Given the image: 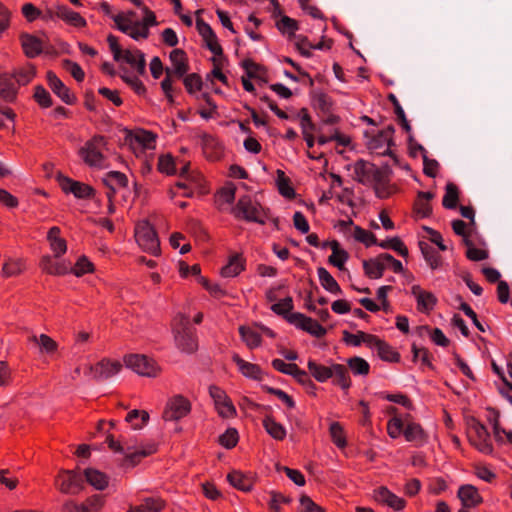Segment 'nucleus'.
Here are the masks:
<instances>
[{"label": "nucleus", "mask_w": 512, "mask_h": 512, "mask_svg": "<svg viewBox=\"0 0 512 512\" xmlns=\"http://www.w3.org/2000/svg\"><path fill=\"white\" fill-rule=\"evenodd\" d=\"M374 337V335L367 334L362 331H358L357 334H352L348 331H343V340L347 344H351L354 346H359L361 343H366L368 346H370L371 342L368 338Z\"/></svg>", "instance_id": "79ce46f5"}, {"label": "nucleus", "mask_w": 512, "mask_h": 512, "mask_svg": "<svg viewBox=\"0 0 512 512\" xmlns=\"http://www.w3.org/2000/svg\"><path fill=\"white\" fill-rule=\"evenodd\" d=\"M411 294L415 297L419 310L429 311L434 308L437 300L432 293L422 290L418 285H413Z\"/></svg>", "instance_id": "6ab92c4d"}, {"label": "nucleus", "mask_w": 512, "mask_h": 512, "mask_svg": "<svg viewBox=\"0 0 512 512\" xmlns=\"http://www.w3.org/2000/svg\"><path fill=\"white\" fill-rule=\"evenodd\" d=\"M239 332H240L242 340L246 343V345L250 349H253V348L259 346V344L261 342V337L257 332H255L254 330H252L250 328H246L244 326H241L239 328Z\"/></svg>", "instance_id": "a18cd8bd"}, {"label": "nucleus", "mask_w": 512, "mask_h": 512, "mask_svg": "<svg viewBox=\"0 0 512 512\" xmlns=\"http://www.w3.org/2000/svg\"><path fill=\"white\" fill-rule=\"evenodd\" d=\"M47 82L54 94H56L64 103L71 105L76 98L70 93V90L53 72H47Z\"/></svg>", "instance_id": "4468645a"}, {"label": "nucleus", "mask_w": 512, "mask_h": 512, "mask_svg": "<svg viewBox=\"0 0 512 512\" xmlns=\"http://www.w3.org/2000/svg\"><path fill=\"white\" fill-rule=\"evenodd\" d=\"M135 237L139 246L145 251L157 255L160 252V242L151 224L144 220L137 224Z\"/></svg>", "instance_id": "20e7f679"}, {"label": "nucleus", "mask_w": 512, "mask_h": 512, "mask_svg": "<svg viewBox=\"0 0 512 512\" xmlns=\"http://www.w3.org/2000/svg\"><path fill=\"white\" fill-rule=\"evenodd\" d=\"M465 245L468 246L466 256L472 261H481L488 258V253L484 250L477 249L472 245V242L468 239H464Z\"/></svg>", "instance_id": "864d4df0"}, {"label": "nucleus", "mask_w": 512, "mask_h": 512, "mask_svg": "<svg viewBox=\"0 0 512 512\" xmlns=\"http://www.w3.org/2000/svg\"><path fill=\"white\" fill-rule=\"evenodd\" d=\"M276 27L282 34H286L289 39L296 37L295 32L299 29L297 21L288 16H282L276 22Z\"/></svg>", "instance_id": "4c0bfd02"}, {"label": "nucleus", "mask_w": 512, "mask_h": 512, "mask_svg": "<svg viewBox=\"0 0 512 512\" xmlns=\"http://www.w3.org/2000/svg\"><path fill=\"white\" fill-rule=\"evenodd\" d=\"M347 364L355 375H367L370 370L369 363L358 356L348 359Z\"/></svg>", "instance_id": "c03bdc74"}, {"label": "nucleus", "mask_w": 512, "mask_h": 512, "mask_svg": "<svg viewBox=\"0 0 512 512\" xmlns=\"http://www.w3.org/2000/svg\"><path fill=\"white\" fill-rule=\"evenodd\" d=\"M375 165L363 159H360L354 164V173L357 176V181L365 184L366 180L371 179Z\"/></svg>", "instance_id": "72a5a7b5"}, {"label": "nucleus", "mask_w": 512, "mask_h": 512, "mask_svg": "<svg viewBox=\"0 0 512 512\" xmlns=\"http://www.w3.org/2000/svg\"><path fill=\"white\" fill-rule=\"evenodd\" d=\"M286 320L296 326L304 330L305 332L315 336L317 338H321L326 335L327 330L321 326L316 320L307 317L306 315L295 312L286 316Z\"/></svg>", "instance_id": "9b49d317"}, {"label": "nucleus", "mask_w": 512, "mask_h": 512, "mask_svg": "<svg viewBox=\"0 0 512 512\" xmlns=\"http://www.w3.org/2000/svg\"><path fill=\"white\" fill-rule=\"evenodd\" d=\"M277 174H278L277 183H278V189H279L280 194L285 197H288V198L294 196V190L289 185V180L285 177L284 172L281 170H277Z\"/></svg>", "instance_id": "5fc2aeb1"}, {"label": "nucleus", "mask_w": 512, "mask_h": 512, "mask_svg": "<svg viewBox=\"0 0 512 512\" xmlns=\"http://www.w3.org/2000/svg\"><path fill=\"white\" fill-rule=\"evenodd\" d=\"M470 443L481 453L492 454L493 446L490 440V433L485 425L477 420H473L469 431Z\"/></svg>", "instance_id": "6e6552de"}, {"label": "nucleus", "mask_w": 512, "mask_h": 512, "mask_svg": "<svg viewBox=\"0 0 512 512\" xmlns=\"http://www.w3.org/2000/svg\"><path fill=\"white\" fill-rule=\"evenodd\" d=\"M103 183L115 192L117 186L126 187L128 185V178L119 171H111L103 178Z\"/></svg>", "instance_id": "c9c22d12"}, {"label": "nucleus", "mask_w": 512, "mask_h": 512, "mask_svg": "<svg viewBox=\"0 0 512 512\" xmlns=\"http://www.w3.org/2000/svg\"><path fill=\"white\" fill-rule=\"evenodd\" d=\"M56 16L74 26L80 27L86 24V21L81 17L79 13L74 12L63 5L56 6Z\"/></svg>", "instance_id": "c85d7f7f"}, {"label": "nucleus", "mask_w": 512, "mask_h": 512, "mask_svg": "<svg viewBox=\"0 0 512 512\" xmlns=\"http://www.w3.org/2000/svg\"><path fill=\"white\" fill-rule=\"evenodd\" d=\"M29 340L36 343L42 353L53 354L57 350V343L46 334L32 335Z\"/></svg>", "instance_id": "e433bc0d"}, {"label": "nucleus", "mask_w": 512, "mask_h": 512, "mask_svg": "<svg viewBox=\"0 0 512 512\" xmlns=\"http://www.w3.org/2000/svg\"><path fill=\"white\" fill-rule=\"evenodd\" d=\"M35 74V67L31 64H27L25 67L16 71L12 76L19 85H26L33 79Z\"/></svg>", "instance_id": "37998d69"}, {"label": "nucleus", "mask_w": 512, "mask_h": 512, "mask_svg": "<svg viewBox=\"0 0 512 512\" xmlns=\"http://www.w3.org/2000/svg\"><path fill=\"white\" fill-rule=\"evenodd\" d=\"M126 422L130 423L134 429H141L149 420V414L146 411L134 409L130 411L126 418Z\"/></svg>", "instance_id": "ea45409f"}, {"label": "nucleus", "mask_w": 512, "mask_h": 512, "mask_svg": "<svg viewBox=\"0 0 512 512\" xmlns=\"http://www.w3.org/2000/svg\"><path fill=\"white\" fill-rule=\"evenodd\" d=\"M383 136L378 132L376 135H373L371 139L368 141V148L371 150H378L381 148H385L383 152H381L382 155H391L390 146L392 145L389 141H382Z\"/></svg>", "instance_id": "49530a36"}, {"label": "nucleus", "mask_w": 512, "mask_h": 512, "mask_svg": "<svg viewBox=\"0 0 512 512\" xmlns=\"http://www.w3.org/2000/svg\"><path fill=\"white\" fill-rule=\"evenodd\" d=\"M237 218H244L247 221L265 224V211L257 201H253L249 196L241 197L232 210Z\"/></svg>", "instance_id": "7ed1b4c3"}, {"label": "nucleus", "mask_w": 512, "mask_h": 512, "mask_svg": "<svg viewBox=\"0 0 512 512\" xmlns=\"http://www.w3.org/2000/svg\"><path fill=\"white\" fill-rule=\"evenodd\" d=\"M404 436L407 441L415 442L417 445H422L427 438L422 427L415 422L405 423Z\"/></svg>", "instance_id": "5701e85b"}, {"label": "nucleus", "mask_w": 512, "mask_h": 512, "mask_svg": "<svg viewBox=\"0 0 512 512\" xmlns=\"http://www.w3.org/2000/svg\"><path fill=\"white\" fill-rule=\"evenodd\" d=\"M229 483L243 492H248L253 487V480L250 477L243 475L239 471H233L227 475Z\"/></svg>", "instance_id": "c756f323"}, {"label": "nucleus", "mask_w": 512, "mask_h": 512, "mask_svg": "<svg viewBox=\"0 0 512 512\" xmlns=\"http://www.w3.org/2000/svg\"><path fill=\"white\" fill-rule=\"evenodd\" d=\"M140 75H144L146 72V61L145 55L138 49H126L122 54V59Z\"/></svg>", "instance_id": "f3484780"}, {"label": "nucleus", "mask_w": 512, "mask_h": 512, "mask_svg": "<svg viewBox=\"0 0 512 512\" xmlns=\"http://www.w3.org/2000/svg\"><path fill=\"white\" fill-rule=\"evenodd\" d=\"M106 145L107 142L103 136H94L80 148L79 155L87 165L95 167L100 166L104 159L102 150Z\"/></svg>", "instance_id": "39448f33"}, {"label": "nucleus", "mask_w": 512, "mask_h": 512, "mask_svg": "<svg viewBox=\"0 0 512 512\" xmlns=\"http://www.w3.org/2000/svg\"><path fill=\"white\" fill-rule=\"evenodd\" d=\"M196 28L204 40L215 38V33L211 26L207 24L203 19H196Z\"/></svg>", "instance_id": "774afa93"}, {"label": "nucleus", "mask_w": 512, "mask_h": 512, "mask_svg": "<svg viewBox=\"0 0 512 512\" xmlns=\"http://www.w3.org/2000/svg\"><path fill=\"white\" fill-rule=\"evenodd\" d=\"M244 269V263L241 255L234 254L230 257L229 262L221 269V275L226 278L237 276Z\"/></svg>", "instance_id": "473e14b6"}, {"label": "nucleus", "mask_w": 512, "mask_h": 512, "mask_svg": "<svg viewBox=\"0 0 512 512\" xmlns=\"http://www.w3.org/2000/svg\"><path fill=\"white\" fill-rule=\"evenodd\" d=\"M107 443L110 449L125 456L124 465L134 466L141 458L146 457L155 451V446L153 444L138 446L128 441H115L112 435H108Z\"/></svg>", "instance_id": "f03ea898"}, {"label": "nucleus", "mask_w": 512, "mask_h": 512, "mask_svg": "<svg viewBox=\"0 0 512 512\" xmlns=\"http://www.w3.org/2000/svg\"><path fill=\"white\" fill-rule=\"evenodd\" d=\"M22 271V263L19 260H11L3 265L2 273L5 277L19 274Z\"/></svg>", "instance_id": "e2e57ef3"}, {"label": "nucleus", "mask_w": 512, "mask_h": 512, "mask_svg": "<svg viewBox=\"0 0 512 512\" xmlns=\"http://www.w3.org/2000/svg\"><path fill=\"white\" fill-rule=\"evenodd\" d=\"M57 179L64 192L72 193L77 198L86 199L94 195V189L87 184L74 181L63 175H59Z\"/></svg>", "instance_id": "ddd939ff"}, {"label": "nucleus", "mask_w": 512, "mask_h": 512, "mask_svg": "<svg viewBox=\"0 0 512 512\" xmlns=\"http://www.w3.org/2000/svg\"><path fill=\"white\" fill-rule=\"evenodd\" d=\"M121 368L120 362L102 359L95 365L88 366L86 375L91 376L96 381H105L118 374Z\"/></svg>", "instance_id": "9d476101"}, {"label": "nucleus", "mask_w": 512, "mask_h": 512, "mask_svg": "<svg viewBox=\"0 0 512 512\" xmlns=\"http://www.w3.org/2000/svg\"><path fill=\"white\" fill-rule=\"evenodd\" d=\"M77 277L82 276L83 274L92 271V263L86 258L81 257L75 267L70 270Z\"/></svg>", "instance_id": "69168bd1"}, {"label": "nucleus", "mask_w": 512, "mask_h": 512, "mask_svg": "<svg viewBox=\"0 0 512 512\" xmlns=\"http://www.w3.org/2000/svg\"><path fill=\"white\" fill-rule=\"evenodd\" d=\"M458 497L465 507H474L482 501L476 487L469 484L462 485L459 488Z\"/></svg>", "instance_id": "aec40b11"}, {"label": "nucleus", "mask_w": 512, "mask_h": 512, "mask_svg": "<svg viewBox=\"0 0 512 512\" xmlns=\"http://www.w3.org/2000/svg\"><path fill=\"white\" fill-rule=\"evenodd\" d=\"M330 434L333 439V442L340 448L345 447L346 441L342 436V427L339 423H332L330 426Z\"/></svg>", "instance_id": "0e129e2a"}, {"label": "nucleus", "mask_w": 512, "mask_h": 512, "mask_svg": "<svg viewBox=\"0 0 512 512\" xmlns=\"http://www.w3.org/2000/svg\"><path fill=\"white\" fill-rule=\"evenodd\" d=\"M63 67L75 78L76 81L80 82L84 79V71L77 63L70 60H64Z\"/></svg>", "instance_id": "052dcab7"}, {"label": "nucleus", "mask_w": 512, "mask_h": 512, "mask_svg": "<svg viewBox=\"0 0 512 512\" xmlns=\"http://www.w3.org/2000/svg\"><path fill=\"white\" fill-rule=\"evenodd\" d=\"M405 423L398 417H394L388 421L387 431L391 438H397L401 433L404 434Z\"/></svg>", "instance_id": "6e6d98bb"}, {"label": "nucleus", "mask_w": 512, "mask_h": 512, "mask_svg": "<svg viewBox=\"0 0 512 512\" xmlns=\"http://www.w3.org/2000/svg\"><path fill=\"white\" fill-rule=\"evenodd\" d=\"M293 307L292 297H286L281 302L274 303L271 306V310L286 319V316L291 314L290 311H292Z\"/></svg>", "instance_id": "de8ad7c7"}, {"label": "nucleus", "mask_w": 512, "mask_h": 512, "mask_svg": "<svg viewBox=\"0 0 512 512\" xmlns=\"http://www.w3.org/2000/svg\"><path fill=\"white\" fill-rule=\"evenodd\" d=\"M20 42L24 54L28 58H35L44 51L49 52L53 50V47L45 34H43L42 37H38L29 33H22L20 35Z\"/></svg>", "instance_id": "0eeeda50"}, {"label": "nucleus", "mask_w": 512, "mask_h": 512, "mask_svg": "<svg viewBox=\"0 0 512 512\" xmlns=\"http://www.w3.org/2000/svg\"><path fill=\"white\" fill-rule=\"evenodd\" d=\"M263 426L266 432L276 440H283L286 436L284 426L276 422L272 417H265L263 419Z\"/></svg>", "instance_id": "f704fd0d"}, {"label": "nucleus", "mask_w": 512, "mask_h": 512, "mask_svg": "<svg viewBox=\"0 0 512 512\" xmlns=\"http://www.w3.org/2000/svg\"><path fill=\"white\" fill-rule=\"evenodd\" d=\"M317 273L320 284L325 290L336 295H340L342 293V290L336 280L324 267H319L317 269Z\"/></svg>", "instance_id": "bb28decb"}, {"label": "nucleus", "mask_w": 512, "mask_h": 512, "mask_svg": "<svg viewBox=\"0 0 512 512\" xmlns=\"http://www.w3.org/2000/svg\"><path fill=\"white\" fill-rule=\"evenodd\" d=\"M55 486L62 493L75 495L84 488V478L75 470H62L55 479Z\"/></svg>", "instance_id": "423d86ee"}, {"label": "nucleus", "mask_w": 512, "mask_h": 512, "mask_svg": "<svg viewBox=\"0 0 512 512\" xmlns=\"http://www.w3.org/2000/svg\"><path fill=\"white\" fill-rule=\"evenodd\" d=\"M219 442L227 449L233 448L238 442V432L234 428H229L219 437Z\"/></svg>", "instance_id": "603ef678"}, {"label": "nucleus", "mask_w": 512, "mask_h": 512, "mask_svg": "<svg viewBox=\"0 0 512 512\" xmlns=\"http://www.w3.org/2000/svg\"><path fill=\"white\" fill-rule=\"evenodd\" d=\"M390 174L391 170L389 167L379 169L375 166L371 179L375 182V185H387V183L389 182Z\"/></svg>", "instance_id": "4d7b16f0"}, {"label": "nucleus", "mask_w": 512, "mask_h": 512, "mask_svg": "<svg viewBox=\"0 0 512 512\" xmlns=\"http://www.w3.org/2000/svg\"><path fill=\"white\" fill-rule=\"evenodd\" d=\"M292 368L293 372L291 376H293L300 384L305 386L308 390L315 389V384L312 382L309 375L304 370H301L298 366Z\"/></svg>", "instance_id": "13d9d810"}, {"label": "nucleus", "mask_w": 512, "mask_h": 512, "mask_svg": "<svg viewBox=\"0 0 512 512\" xmlns=\"http://www.w3.org/2000/svg\"><path fill=\"white\" fill-rule=\"evenodd\" d=\"M191 410L190 402L181 395L172 397L163 412V418L166 421L179 420L186 416Z\"/></svg>", "instance_id": "f8f14e48"}, {"label": "nucleus", "mask_w": 512, "mask_h": 512, "mask_svg": "<svg viewBox=\"0 0 512 512\" xmlns=\"http://www.w3.org/2000/svg\"><path fill=\"white\" fill-rule=\"evenodd\" d=\"M174 340L178 349L185 353H193L197 350L196 330L189 322L187 316L179 314L173 325Z\"/></svg>", "instance_id": "f257e3e1"}, {"label": "nucleus", "mask_w": 512, "mask_h": 512, "mask_svg": "<svg viewBox=\"0 0 512 512\" xmlns=\"http://www.w3.org/2000/svg\"><path fill=\"white\" fill-rule=\"evenodd\" d=\"M354 238L357 241L364 243L366 246L377 244L375 235L359 226H356L354 229Z\"/></svg>", "instance_id": "3c124183"}, {"label": "nucleus", "mask_w": 512, "mask_h": 512, "mask_svg": "<svg viewBox=\"0 0 512 512\" xmlns=\"http://www.w3.org/2000/svg\"><path fill=\"white\" fill-rule=\"evenodd\" d=\"M164 507V501L160 498H145L143 503L130 506L128 512H160Z\"/></svg>", "instance_id": "7c9ffc66"}, {"label": "nucleus", "mask_w": 512, "mask_h": 512, "mask_svg": "<svg viewBox=\"0 0 512 512\" xmlns=\"http://www.w3.org/2000/svg\"><path fill=\"white\" fill-rule=\"evenodd\" d=\"M183 83L189 94H194L196 90H200L202 88V79L196 73L186 74L183 77Z\"/></svg>", "instance_id": "09e8293b"}, {"label": "nucleus", "mask_w": 512, "mask_h": 512, "mask_svg": "<svg viewBox=\"0 0 512 512\" xmlns=\"http://www.w3.org/2000/svg\"><path fill=\"white\" fill-rule=\"evenodd\" d=\"M300 512H324V509L317 505L312 499L306 495L300 498Z\"/></svg>", "instance_id": "338daca9"}, {"label": "nucleus", "mask_w": 512, "mask_h": 512, "mask_svg": "<svg viewBox=\"0 0 512 512\" xmlns=\"http://www.w3.org/2000/svg\"><path fill=\"white\" fill-rule=\"evenodd\" d=\"M40 266L43 271L51 275H65L70 272L69 265L65 262H56L51 256H44L40 261Z\"/></svg>", "instance_id": "4be33fe9"}, {"label": "nucleus", "mask_w": 512, "mask_h": 512, "mask_svg": "<svg viewBox=\"0 0 512 512\" xmlns=\"http://www.w3.org/2000/svg\"><path fill=\"white\" fill-rule=\"evenodd\" d=\"M84 478L86 482L97 490H103L108 485V477L103 472L93 468L84 470Z\"/></svg>", "instance_id": "a878e982"}, {"label": "nucleus", "mask_w": 512, "mask_h": 512, "mask_svg": "<svg viewBox=\"0 0 512 512\" xmlns=\"http://www.w3.org/2000/svg\"><path fill=\"white\" fill-rule=\"evenodd\" d=\"M459 199L458 188L453 183H448L446 185V193L443 197L442 204L447 209L456 208L457 202Z\"/></svg>", "instance_id": "a19ab883"}, {"label": "nucleus", "mask_w": 512, "mask_h": 512, "mask_svg": "<svg viewBox=\"0 0 512 512\" xmlns=\"http://www.w3.org/2000/svg\"><path fill=\"white\" fill-rule=\"evenodd\" d=\"M17 87L13 76L7 74L0 76V97L6 101H13L16 97Z\"/></svg>", "instance_id": "b1692460"}, {"label": "nucleus", "mask_w": 512, "mask_h": 512, "mask_svg": "<svg viewBox=\"0 0 512 512\" xmlns=\"http://www.w3.org/2000/svg\"><path fill=\"white\" fill-rule=\"evenodd\" d=\"M376 501L387 505L394 510H402L405 507L406 501L392 493L388 488L381 486L374 492Z\"/></svg>", "instance_id": "dca6fc26"}, {"label": "nucleus", "mask_w": 512, "mask_h": 512, "mask_svg": "<svg viewBox=\"0 0 512 512\" xmlns=\"http://www.w3.org/2000/svg\"><path fill=\"white\" fill-rule=\"evenodd\" d=\"M112 19L114 20L115 24L117 25V28L125 34H129L130 30L133 27V24L135 23L133 20L125 18L124 14H118L116 16H112Z\"/></svg>", "instance_id": "680f3d73"}, {"label": "nucleus", "mask_w": 512, "mask_h": 512, "mask_svg": "<svg viewBox=\"0 0 512 512\" xmlns=\"http://www.w3.org/2000/svg\"><path fill=\"white\" fill-rule=\"evenodd\" d=\"M172 67V74L176 79H182L189 71V64L186 53L182 49H174L169 55Z\"/></svg>", "instance_id": "2eb2a0df"}, {"label": "nucleus", "mask_w": 512, "mask_h": 512, "mask_svg": "<svg viewBox=\"0 0 512 512\" xmlns=\"http://www.w3.org/2000/svg\"><path fill=\"white\" fill-rule=\"evenodd\" d=\"M308 369L313 375V377L319 382H325L327 379L331 378V366L326 367L317 364L313 360H309Z\"/></svg>", "instance_id": "58836bf2"}, {"label": "nucleus", "mask_w": 512, "mask_h": 512, "mask_svg": "<svg viewBox=\"0 0 512 512\" xmlns=\"http://www.w3.org/2000/svg\"><path fill=\"white\" fill-rule=\"evenodd\" d=\"M126 366L141 376L155 377L158 367L156 363L145 355L130 354L124 359Z\"/></svg>", "instance_id": "1a4fd4ad"}, {"label": "nucleus", "mask_w": 512, "mask_h": 512, "mask_svg": "<svg viewBox=\"0 0 512 512\" xmlns=\"http://www.w3.org/2000/svg\"><path fill=\"white\" fill-rule=\"evenodd\" d=\"M419 247L426 263L430 266L431 269L435 270L440 267L442 263L441 256L432 246L426 242L421 241L419 242Z\"/></svg>", "instance_id": "cd10ccee"}, {"label": "nucleus", "mask_w": 512, "mask_h": 512, "mask_svg": "<svg viewBox=\"0 0 512 512\" xmlns=\"http://www.w3.org/2000/svg\"><path fill=\"white\" fill-rule=\"evenodd\" d=\"M385 267V262L384 259H381V255H379L375 259L363 261V269L365 271V274L373 279L381 278L385 270Z\"/></svg>", "instance_id": "393cba45"}, {"label": "nucleus", "mask_w": 512, "mask_h": 512, "mask_svg": "<svg viewBox=\"0 0 512 512\" xmlns=\"http://www.w3.org/2000/svg\"><path fill=\"white\" fill-rule=\"evenodd\" d=\"M371 342V348L376 349L378 356L384 361L397 362L399 354L386 342L380 340L378 337L368 338Z\"/></svg>", "instance_id": "a211bd4d"}, {"label": "nucleus", "mask_w": 512, "mask_h": 512, "mask_svg": "<svg viewBox=\"0 0 512 512\" xmlns=\"http://www.w3.org/2000/svg\"><path fill=\"white\" fill-rule=\"evenodd\" d=\"M379 246L385 249L391 248L397 253H399V255H401L402 257L408 256V249L399 238H393L387 241H383L379 243Z\"/></svg>", "instance_id": "8fccbe9b"}, {"label": "nucleus", "mask_w": 512, "mask_h": 512, "mask_svg": "<svg viewBox=\"0 0 512 512\" xmlns=\"http://www.w3.org/2000/svg\"><path fill=\"white\" fill-rule=\"evenodd\" d=\"M34 98L42 107H50L52 105V98L43 86L35 87Z\"/></svg>", "instance_id": "bf43d9fd"}, {"label": "nucleus", "mask_w": 512, "mask_h": 512, "mask_svg": "<svg viewBox=\"0 0 512 512\" xmlns=\"http://www.w3.org/2000/svg\"><path fill=\"white\" fill-rule=\"evenodd\" d=\"M331 378H334V382L341 386L342 389H348L351 385L348 370L344 365L332 364Z\"/></svg>", "instance_id": "2f4dec72"}, {"label": "nucleus", "mask_w": 512, "mask_h": 512, "mask_svg": "<svg viewBox=\"0 0 512 512\" xmlns=\"http://www.w3.org/2000/svg\"><path fill=\"white\" fill-rule=\"evenodd\" d=\"M232 359L245 377L261 380L262 371L258 365L243 360L237 354H234Z\"/></svg>", "instance_id": "412c9836"}]
</instances>
